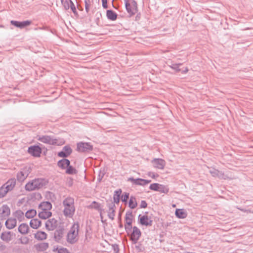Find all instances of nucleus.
Returning a JSON list of instances; mask_svg holds the SVG:
<instances>
[{"mask_svg": "<svg viewBox=\"0 0 253 253\" xmlns=\"http://www.w3.org/2000/svg\"><path fill=\"white\" fill-rule=\"evenodd\" d=\"M63 206L64 215L66 218H72L75 212L74 199L70 197H67L63 201Z\"/></svg>", "mask_w": 253, "mask_h": 253, "instance_id": "obj_1", "label": "nucleus"}, {"mask_svg": "<svg viewBox=\"0 0 253 253\" xmlns=\"http://www.w3.org/2000/svg\"><path fill=\"white\" fill-rule=\"evenodd\" d=\"M47 183L48 181L45 178H35L27 183L25 185V189L27 191H32L42 188Z\"/></svg>", "mask_w": 253, "mask_h": 253, "instance_id": "obj_2", "label": "nucleus"}, {"mask_svg": "<svg viewBox=\"0 0 253 253\" xmlns=\"http://www.w3.org/2000/svg\"><path fill=\"white\" fill-rule=\"evenodd\" d=\"M79 227L80 225L78 222H75L73 224L67 235L68 243L74 244L78 241Z\"/></svg>", "mask_w": 253, "mask_h": 253, "instance_id": "obj_3", "label": "nucleus"}, {"mask_svg": "<svg viewBox=\"0 0 253 253\" xmlns=\"http://www.w3.org/2000/svg\"><path fill=\"white\" fill-rule=\"evenodd\" d=\"M38 140L43 143L52 145H62L65 143L63 138H54L48 135L39 136Z\"/></svg>", "mask_w": 253, "mask_h": 253, "instance_id": "obj_4", "label": "nucleus"}, {"mask_svg": "<svg viewBox=\"0 0 253 253\" xmlns=\"http://www.w3.org/2000/svg\"><path fill=\"white\" fill-rule=\"evenodd\" d=\"M31 172V169L29 167H24L16 174L17 180L20 182L24 181Z\"/></svg>", "mask_w": 253, "mask_h": 253, "instance_id": "obj_5", "label": "nucleus"}, {"mask_svg": "<svg viewBox=\"0 0 253 253\" xmlns=\"http://www.w3.org/2000/svg\"><path fill=\"white\" fill-rule=\"evenodd\" d=\"M126 9L130 16L134 15L137 11L136 2L132 0L131 4L129 2L128 0H124Z\"/></svg>", "mask_w": 253, "mask_h": 253, "instance_id": "obj_6", "label": "nucleus"}, {"mask_svg": "<svg viewBox=\"0 0 253 253\" xmlns=\"http://www.w3.org/2000/svg\"><path fill=\"white\" fill-rule=\"evenodd\" d=\"M126 224L125 228L127 234L131 232L132 228L131 224L132 222V212L131 211H127L125 216Z\"/></svg>", "mask_w": 253, "mask_h": 253, "instance_id": "obj_7", "label": "nucleus"}, {"mask_svg": "<svg viewBox=\"0 0 253 253\" xmlns=\"http://www.w3.org/2000/svg\"><path fill=\"white\" fill-rule=\"evenodd\" d=\"M93 149L92 145L89 142H79L77 144V150L79 152H88Z\"/></svg>", "mask_w": 253, "mask_h": 253, "instance_id": "obj_8", "label": "nucleus"}, {"mask_svg": "<svg viewBox=\"0 0 253 253\" xmlns=\"http://www.w3.org/2000/svg\"><path fill=\"white\" fill-rule=\"evenodd\" d=\"M141 235L140 229L136 226L132 228V232L130 235V240L133 244H136L139 240Z\"/></svg>", "mask_w": 253, "mask_h": 253, "instance_id": "obj_9", "label": "nucleus"}, {"mask_svg": "<svg viewBox=\"0 0 253 253\" xmlns=\"http://www.w3.org/2000/svg\"><path fill=\"white\" fill-rule=\"evenodd\" d=\"M127 180L130 181L132 184L140 186H145L151 181V180L144 179L140 178L135 179L132 177L128 178Z\"/></svg>", "mask_w": 253, "mask_h": 253, "instance_id": "obj_10", "label": "nucleus"}, {"mask_svg": "<svg viewBox=\"0 0 253 253\" xmlns=\"http://www.w3.org/2000/svg\"><path fill=\"white\" fill-rule=\"evenodd\" d=\"M138 220L140 224L146 226H151L153 224V220L146 215H141V214H139L138 215Z\"/></svg>", "mask_w": 253, "mask_h": 253, "instance_id": "obj_11", "label": "nucleus"}, {"mask_svg": "<svg viewBox=\"0 0 253 253\" xmlns=\"http://www.w3.org/2000/svg\"><path fill=\"white\" fill-rule=\"evenodd\" d=\"M28 152L34 157H38L41 155L42 149L39 146H32L28 148Z\"/></svg>", "mask_w": 253, "mask_h": 253, "instance_id": "obj_12", "label": "nucleus"}, {"mask_svg": "<svg viewBox=\"0 0 253 253\" xmlns=\"http://www.w3.org/2000/svg\"><path fill=\"white\" fill-rule=\"evenodd\" d=\"M10 214V210L6 205H3L0 208V219H5Z\"/></svg>", "mask_w": 253, "mask_h": 253, "instance_id": "obj_13", "label": "nucleus"}, {"mask_svg": "<svg viewBox=\"0 0 253 253\" xmlns=\"http://www.w3.org/2000/svg\"><path fill=\"white\" fill-rule=\"evenodd\" d=\"M11 25L19 28L20 29H23L24 27L30 25L32 23V21L30 20H26L23 21H18L15 20H11L10 21Z\"/></svg>", "mask_w": 253, "mask_h": 253, "instance_id": "obj_14", "label": "nucleus"}, {"mask_svg": "<svg viewBox=\"0 0 253 253\" xmlns=\"http://www.w3.org/2000/svg\"><path fill=\"white\" fill-rule=\"evenodd\" d=\"M57 226V221L54 218L48 219L45 222V228L49 231L54 230Z\"/></svg>", "mask_w": 253, "mask_h": 253, "instance_id": "obj_15", "label": "nucleus"}, {"mask_svg": "<svg viewBox=\"0 0 253 253\" xmlns=\"http://www.w3.org/2000/svg\"><path fill=\"white\" fill-rule=\"evenodd\" d=\"M152 163L155 168L163 169L166 166V162L164 160L159 158H156L152 160Z\"/></svg>", "mask_w": 253, "mask_h": 253, "instance_id": "obj_16", "label": "nucleus"}, {"mask_svg": "<svg viewBox=\"0 0 253 253\" xmlns=\"http://www.w3.org/2000/svg\"><path fill=\"white\" fill-rule=\"evenodd\" d=\"M107 206L108 208L107 211L108 216L110 219L113 220L115 216L116 206L113 202L107 204Z\"/></svg>", "mask_w": 253, "mask_h": 253, "instance_id": "obj_17", "label": "nucleus"}, {"mask_svg": "<svg viewBox=\"0 0 253 253\" xmlns=\"http://www.w3.org/2000/svg\"><path fill=\"white\" fill-rule=\"evenodd\" d=\"M72 152V150L70 146L68 145L65 146L61 151L58 153V156L60 157L66 158L69 156Z\"/></svg>", "mask_w": 253, "mask_h": 253, "instance_id": "obj_18", "label": "nucleus"}, {"mask_svg": "<svg viewBox=\"0 0 253 253\" xmlns=\"http://www.w3.org/2000/svg\"><path fill=\"white\" fill-rule=\"evenodd\" d=\"M16 185V180L15 178L9 179L3 184L8 192L12 191L15 187Z\"/></svg>", "mask_w": 253, "mask_h": 253, "instance_id": "obj_19", "label": "nucleus"}, {"mask_svg": "<svg viewBox=\"0 0 253 253\" xmlns=\"http://www.w3.org/2000/svg\"><path fill=\"white\" fill-rule=\"evenodd\" d=\"M16 218H9L6 220L5 225L7 229H12L16 226Z\"/></svg>", "mask_w": 253, "mask_h": 253, "instance_id": "obj_20", "label": "nucleus"}, {"mask_svg": "<svg viewBox=\"0 0 253 253\" xmlns=\"http://www.w3.org/2000/svg\"><path fill=\"white\" fill-rule=\"evenodd\" d=\"M52 208L51 204L48 201L42 202L39 206L40 211H50Z\"/></svg>", "mask_w": 253, "mask_h": 253, "instance_id": "obj_21", "label": "nucleus"}, {"mask_svg": "<svg viewBox=\"0 0 253 253\" xmlns=\"http://www.w3.org/2000/svg\"><path fill=\"white\" fill-rule=\"evenodd\" d=\"M70 165V161L67 159H63L59 161L57 163L58 167L62 169H66L68 166Z\"/></svg>", "mask_w": 253, "mask_h": 253, "instance_id": "obj_22", "label": "nucleus"}, {"mask_svg": "<svg viewBox=\"0 0 253 253\" xmlns=\"http://www.w3.org/2000/svg\"><path fill=\"white\" fill-rule=\"evenodd\" d=\"M12 233L10 231H5L1 233L0 238L2 240L8 242L12 239Z\"/></svg>", "mask_w": 253, "mask_h": 253, "instance_id": "obj_23", "label": "nucleus"}, {"mask_svg": "<svg viewBox=\"0 0 253 253\" xmlns=\"http://www.w3.org/2000/svg\"><path fill=\"white\" fill-rule=\"evenodd\" d=\"M29 229V227L26 223H21L18 228L19 232L23 235L27 234Z\"/></svg>", "mask_w": 253, "mask_h": 253, "instance_id": "obj_24", "label": "nucleus"}, {"mask_svg": "<svg viewBox=\"0 0 253 253\" xmlns=\"http://www.w3.org/2000/svg\"><path fill=\"white\" fill-rule=\"evenodd\" d=\"M52 215V212L50 211H40L39 213V217L43 219H46L50 217Z\"/></svg>", "mask_w": 253, "mask_h": 253, "instance_id": "obj_25", "label": "nucleus"}, {"mask_svg": "<svg viewBox=\"0 0 253 253\" xmlns=\"http://www.w3.org/2000/svg\"><path fill=\"white\" fill-rule=\"evenodd\" d=\"M106 16L108 19L114 21L117 18V14L112 10H107Z\"/></svg>", "mask_w": 253, "mask_h": 253, "instance_id": "obj_26", "label": "nucleus"}, {"mask_svg": "<svg viewBox=\"0 0 253 253\" xmlns=\"http://www.w3.org/2000/svg\"><path fill=\"white\" fill-rule=\"evenodd\" d=\"M34 237L38 240H43L46 239L47 234L44 231H39L35 234Z\"/></svg>", "mask_w": 253, "mask_h": 253, "instance_id": "obj_27", "label": "nucleus"}, {"mask_svg": "<svg viewBox=\"0 0 253 253\" xmlns=\"http://www.w3.org/2000/svg\"><path fill=\"white\" fill-rule=\"evenodd\" d=\"M175 214L176 216L179 218H184L187 216L186 212L184 209H176L175 210Z\"/></svg>", "mask_w": 253, "mask_h": 253, "instance_id": "obj_28", "label": "nucleus"}, {"mask_svg": "<svg viewBox=\"0 0 253 253\" xmlns=\"http://www.w3.org/2000/svg\"><path fill=\"white\" fill-rule=\"evenodd\" d=\"M122 190L121 189H119L116 191H115L114 195H113V203L118 204L120 202V195L122 193Z\"/></svg>", "mask_w": 253, "mask_h": 253, "instance_id": "obj_29", "label": "nucleus"}, {"mask_svg": "<svg viewBox=\"0 0 253 253\" xmlns=\"http://www.w3.org/2000/svg\"><path fill=\"white\" fill-rule=\"evenodd\" d=\"M13 215L19 221L21 222L24 219V213L21 210H17Z\"/></svg>", "mask_w": 253, "mask_h": 253, "instance_id": "obj_30", "label": "nucleus"}, {"mask_svg": "<svg viewBox=\"0 0 253 253\" xmlns=\"http://www.w3.org/2000/svg\"><path fill=\"white\" fill-rule=\"evenodd\" d=\"M41 224V221L39 219L34 218L30 222V226L33 229H37Z\"/></svg>", "mask_w": 253, "mask_h": 253, "instance_id": "obj_31", "label": "nucleus"}, {"mask_svg": "<svg viewBox=\"0 0 253 253\" xmlns=\"http://www.w3.org/2000/svg\"><path fill=\"white\" fill-rule=\"evenodd\" d=\"M63 235V230L62 229H57L54 232V238L56 241H59L62 238Z\"/></svg>", "mask_w": 253, "mask_h": 253, "instance_id": "obj_32", "label": "nucleus"}, {"mask_svg": "<svg viewBox=\"0 0 253 253\" xmlns=\"http://www.w3.org/2000/svg\"><path fill=\"white\" fill-rule=\"evenodd\" d=\"M137 205L136 199L133 196H131L128 202V206L131 209H133L136 207Z\"/></svg>", "mask_w": 253, "mask_h": 253, "instance_id": "obj_33", "label": "nucleus"}, {"mask_svg": "<svg viewBox=\"0 0 253 253\" xmlns=\"http://www.w3.org/2000/svg\"><path fill=\"white\" fill-rule=\"evenodd\" d=\"M61 3L65 10L70 9V7L73 3L71 0H61Z\"/></svg>", "mask_w": 253, "mask_h": 253, "instance_id": "obj_34", "label": "nucleus"}, {"mask_svg": "<svg viewBox=\"0 0 253 253\" xmlns=\"http://www.w3.org/2000/svg\"><path fill=\"white\" fill-rule=\"evenodd\" d=\"M37 214V211L35 210L31 209L26 211L25 213V216L27 218H33Z\"/></svg>", "mask_w": 253, "mask_h": 253, "instance_id": "obj_35", "label": "nucleus"}, {"mask_svg": "<svg viewBox=\"0 0 253 253\" xmlns=\"http://www.w3.org/2000/svg\"><path fill=\"white\" fill-rule=\"evenodd\" d=\"M48 247V244L47 243H41L36 245V248L39 251H45Z\"/></svg>", "mask_w": 253, "mask_h": 253, "instance_id": "obj_36", "label": "nucleus"}, {"mask_svg": "<svg viewBox=\"0 0 253 253\" xmlns=\"http://www.w3.org/2000/svg\"><path fill=\"white\" fill-rule=\"evenodd\" d=\"M66 173L69 174H76L77 170L72 166L69 165L66 168Z\"/></svg>", "mask_w": 253, "mask_h": 253, "instance_id": "obj_37", "label": "nucleus"}, {"mask_svg": "<svg viewBox=\"0 0 253 253\" xmlns=\"http://www.w3.org/2000/svg\"><path fill=\"white\" fill-rule=\"evenodd\" d=\"M158 191L161 193L167 194L169 191V188L167 186L160 184Z\"/></svg>", "mask_w": 253, "mask_h": 253, "instance_id": "obj_38", "label": "nucleus"}, {"mask_svg": "<svg viewBox=\"0 0 253 253\" xmlns=\"http://www.w3.org/2000/svg\"><path fill=\"white\" fill-rule=\"evenodd\" d=\"M90 208L94 209L95 210L98 211H101V209L100 207V204L95 201H93L91 203V204L89 206Z\"/></svg>", "mask_w": 253, "mask_h": 253, "instance_id": "obj_39", "label": "nucleus"}, {"mask_svg": "<svg viewBox=\"0 0 253 253\" xmlns=\"http://www.w3.org/2000/svg\"><path fill=\"white\" fill-rule=\"evenodd\" d=\"M8 192L6 188L2 185L0 187V198H2L5 197Z\"/></svg>", "mask_w": 253, "mask_h": 253, "instance_id": "obj_40", "label": "nucleus"}, {"mask_svg": "<svg viewBox=\"0 0 253 253\" xmlns=\"http://www.w3.org/2000/svg\"><path fill=\"white\" fill-rule=\"evenodd\" d=\"M160 186V184L157 183H154L151 184L150 185L149 188L151 190H154L155 191H158Z\"/></svg>", "mask_w": 253, "mask_h": 253, "instance_id": "obj_41", "label": "nucleus"}, {"mask_svg": "<svg viewBox=\"0 0 253 253\" xmlns=\"http://www.w3.org/2000/svg\"><path fill=\"white\" fill-rule=\"evenodd\" d=\"M182 65L181 63H178V64H172L171 65L169 66V67L174 70L176 72H179L180 71V69L179 68V66Z\"/></svg>", "mask_w": 253, "mask_h": 253, "instance_id": "obj_42", "label": "nucleus"}, {"mask_svg": "<svg viewBox=\"0 0 253 253\" xmlns=\"http://www.w3.org/2000/svg\"><path fill=\"white\" fill-rule=\"evenodd\" d=\"M129 198V193L125 192L121 196V200L123 202L126 203Z\"/></svg>", "mask_w": 253, "mask_h": 253, "instance_id": "obj_43", "label": "nucleus"}, {"mask_svg": "<svg viewBox=\"0 0 253 253\" xmlns=\"http://www.w3.org/2000/svg\"><path fill=\"white\" fill-rule=\"evenodd\" d=\"M84 4H85V9L86 13H88L89 11V7L90 5V0H84Z\"/></svg>", "mask_w": 253, "mask_h": 253, "instance_id": "obj_44", "label": "nucleus"}, {"mask_svg": "<svg viewBox=\"0 0 253 253\" xmlns=\"http://www.w3.org/2000/svg\"><path fill=\"white\" fill-rule=\"evenodd\" d=\"M217 177L220 179H227L228 178V177L221 171H219V173Z\"/></svg>", "mask_w": 253, "mask_h": 253, "instance_id": "obj_45", "label": "nucleus"}, {"mask_svg": "<svg viewBox=\"0 0 253 253\" xmlns=\"http://www.w3.org/2000/svg\"><path fill=\"white\" fill-rule=\"evenodd\" d=\"M219 171L218 169H213L212 170H211L210 171V173L212 175V176L214 177H217L219 173Z\"/></svg>", "mask_w": 253, "mask_h": 253, "instance_id": "obj_46", "label": "nucleus"}, {"mask_svg": "<svg viewBox=\"0 0 253 253\" xmlns=\"http://www.w3.org/2000/svg\"><path fill=\"white\" fill-rule=\"evenodd\" d=\"M70 8H71V10L72 11V12L74 13V14L75 15H78V12L76 10V7L74 3L71 5V6L70 7Z\"/></svg>", "mask_w": 253, "mask_h": 253, "instance_id": "obj_47", "label": "nucleus"}, {"mask_svg": "<svg viewBox=\"0 0 253 253\" xmlns=\"http://www.w3.org/2000/svg\"><path fill=\"white\" fill-rule=\"evenodd\" d=\"M29 240L27 237H23L20 239V242L22 244H27L28 243Z\"/></svg>", "mask_w": 253, "mask_h": 253, "instance_id": "obj_48", "label": "nucleus"}, {"mask_svg": "<svg viewBox=\"0 0 253 253\" xmlns=\"http://www.w3.org/2000/svg\"><path fill=\"white\" fill-rule=\"evenodd\" d=\"M58 253H70L66 248H61L58 249Z\"/></svg>", "mask_w": 253, "mask_h": 253, "instance_id": "obj_49", "label": "nucleus"}, {"mask_svg": "<svg viewBox=\"0 0 253 253\" xmlns=\"http://www.w3.org/2000/svg\"><path fill=\"white\" fill-rule=\"evenodd\" d=\"M147 206V203L145 200H142L140 203V208H145Z\"/></svg>", "mask_w": 253, "mask_h": 253, "instance_id": "obj_50", "label": "nucleus"}, {"mask_svg": "<svg viewBox=\"0 0 253 253\" xmlns=\"http://www.w3.org/2000/svg\"><path fill=\"white\" fill-rule=\"evenodd\" d=\"M112 248H113V249L114 250V252L115 253H118L119 251V246L117 244H114L112 245Z\"/></svg>", "mask_w": 253, "mask_h": 253, "instance_id": "obj_51", "label": "nucleus"}, {"mask_svg": "<svg viewBox=\"0 0 253 253\" xmlns=\"http://www.w3.org/2000/svg\"><path fill=\"white\" fill-rule=\"evenodd\" d=\"M237 209L238 210H240L241 211H243L244 212H247V213L252 212L250 210H246V209H242V208H237Z\"/></svg>", "mask_w": 253, "mask_h": 253, "instance_id": "obj_52", "label": "nucleus"}, {"mask_svg": "<svg viewBox=\"0 0 253 253\" xmlns=\"http://www.w3.org/2000/svg\"><path fill=\"white\" fill-rule=\"evenodd\" d=\"M135 248L139 252H142L144 250V249L141 246V245L136 246Z\"/></svg>", "mask_w": 253, "mask_h": 253, "instance_id": "obj_53", "label": "nucleus"}, {"mask_svg": "<svg viewBox=\"0 0 253 253\" xmlns=\"http://www.w3.org/2000/svg\"><path fill=\"white\" fill-rule=\"evenodd\" d=\"M6 248L5 246L0 243V251H4Z\"/></svg>", "mask_w": 253, "mask_h": 253, "instance_id": "obj_54", "label": "nucleus"}, {"mask_svg": "<svg viewBox=\"0 0 253 253\" xmlns=\"http://www.w3.org/2000/svg\"><path fill=\"white\" fill-rule=\"evenodd\" d=\"M102 7L104 8H107L108 6H107V1H106V2H102Z\"/></svg>", "mask_w": 253, "mask_h": 253, "instance_id": "obj_55", "label": "nucleus"}, {"mask_svg": "<svg viewBox=\"0 0 253 253\" xmlns=\"http://www.w3.org/2000/svg\"><path fill=\"white\" fill-rule=\"evenodd\" d=\"M188 71V69L187 68H186L185 70L182 72V73H186Z\"/></svg>", "mask_w": 253, "mask_h": 253, "instance_id": "obj_56", "label": "nucleus"}, {"mask_svg": "<svg viewBox=\"0 0 253 253\" xmlns=\"http://www.w3.org/2000/svg\"><path fill=\"white\" fill-rule=\"evenodd\" d=\"M119 220L121 221V213L120 212L118 216Z\"/></svg>", "mask_w": 253, "mask_h": 253, "instance_id": "obj_57", "label": "nucleus"}, {"mask_svg": "<svg viewBox=\"0 0 253 253\" xmlns=\"http://www.w3.org/2000/svg\"><path fill=\"white\" fill-rule=\"evenodd\" d=\"M44 28L43 27H39V28H36L35 29V30H38V29H40V30H42Z\"/></svg>", "mask_w": 253, "mask_h": 253, "instance_id": "obj_58", "label": "nucleus"}, {"mask_svg": "<svg viewBox=\"0 0 253 253\" xmlns=\"http://www.w3.org/2000/svg\"><path fill=\"white\" fill-rule=\"evenodd\" d=\"M123 225H122L121 223H120V224H119V227H120V228H123Z\"/></svg>", "mask_w": 253, "mask_h": 253, "instance_id": "obj_59", "label": "nucleus"}, {"mask_svg": "<svg viewBox=\"0 0 253 253\" xmlns=\"http://www.w3.org/2000/svg\"><path fill=\"white\" fill-rule=\"evenodd\" d=\"M102 2H106L107 1V0H101Z\"/></svg>", "mask_w": 253, "mask_h": 253, "instance_id": "obj_60", "label": "nucleus"}, {"mask_svg": "<svg viewBox=\"0 0 253 253\" xmlns=\"http://www.w3.org/2000/svg\"><path fill=\"white\" fill-rule=\"evenodd\" d=\"M185 253H191V252H186Z\"/></svg>", "mask_w": 253, "mask_h": 253, "instance_id": "obj_61", "label": "nucleus"}]
</instances>
